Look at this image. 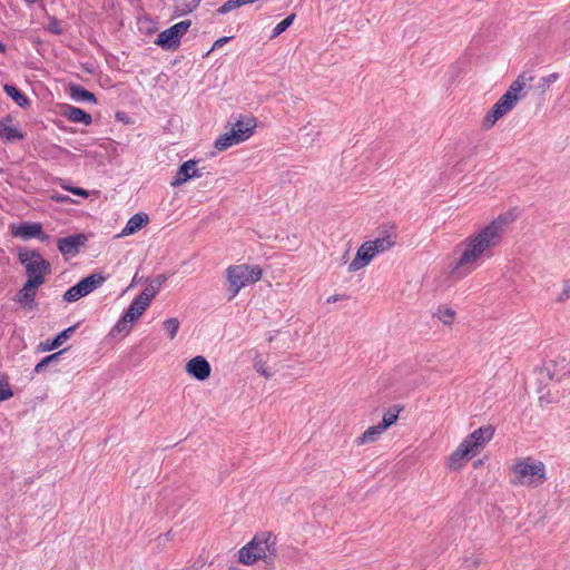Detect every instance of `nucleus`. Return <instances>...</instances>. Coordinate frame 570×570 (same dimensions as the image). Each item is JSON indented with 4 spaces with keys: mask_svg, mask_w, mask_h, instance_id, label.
Returning a JSON list of instances; mask_svg holds the SVG:
<instances>
[{
    "mask_svg": "<svg viewBox=\"0 0 570 570\" xmlns=\"http://www.w3.org/2000/svg\"><path fill=\"white\" fill-rule=\"evenodd\" d=\"M75 330H76V325L70 326V327L63 330L61 333H59L51 343H48V342L41 343L40 344L41 351H51V350L59 347L66 340H68L72 335Z\"/></svg>",
    "mask_w": 570,
    "mask_h": 570,
    "instance_id": "4be33fe9",
    "label": "nucleus"
},
{
    "mask_svg": "<svg viewBox=\"0 0 570 570\" xmlns=\"http://www.w3.org/2000/svg\"><path fill=\"white\" fill-rule=\"evenodd\" d=\"M257 371L266 379L271 377V374L265 368H257Z\"/></svg>",
    "mask_w": 570,
    "mask_h": 570,
    "instance_id": "3c124183",
    "label": "nucleus"
},
{
    "mask_svg": "<svg viewBox=\"0 0 570 570\" xmlns=\"http://www.w3.org/2000/svg\"><path fill=\"white\" fill-rule=\"evenodd\" d=\"M190 20L180 21L160 32L155 43L164 49H176L180 45L181 37L187 32Z\"/></svg>",
    "mask_w": 570,
    "mask_h": 570,
    "instance_id": "9d476101",
    "label": "nucleus"
},
{
    "mask_svg": "<svg viewBox=\"0 0 570 570\" xmlns=\"http://www.w3.org/2000/svg\"><path fill=\"white\" fill-rule=\"evenodd\" d=\"M455 315V311L450 307H440L436 312L438 318L445 325L453 324Z\"/></svg>",
    "mask_w": 570,
    "mask_h": 570,
    "instance_id": "7c9ffc66",
    "label": "nucleus"
},
{
    "mask_svg": "<svg viewBox=\"0 0 570 570\" xmlns=\"http://www.w3.org/2000/svg\"><path fill=\"white\" fill-rule=\"evenodd\" d=\"M0 137L7 141L22 140L24 138L18 127L9 126L6 122H0Z\"/></svg>",
    "mask_w": 570,
    "mask_h": 570,
    "instance_id": "b1692460",
    "label": "nucleus"
},
{
    "mask_svg": "<svg viewBox=\"0 0 570 570\" xmlns=\"http://www.w3.org/2000/svg\"><path fill=\"white\" fill-rule=\"evenodd\" d=\"M544 481V464L530 456L517 459L510 469V483L512 485L535 488Z\"/></svg>",
    "mask_w": 570,
    "mask_h": 570,
    "instance_id": "39448f33",
    "label": "nucleus"
},
{
    "mask_svg": "<svg viewBox=\"0 0 570 570\" xmlns=\"http://www.w3.org/2000/svg\"><path fill=\"white\" fill-rule=\"evenodd\" d=\"M199 2L200 0H176L174 6L176 16H185L194 11Z\"/></svg>",
    "mask_w": 570,
    "mask_h": 570,
    "instance_id": "bb28decb",
    "label": "nucleus"
},
{
    "mask_svg": "<svg viewBox=\"0 0 570 570\" xmlns=\"http://www.w3.org/2000/svg\"><path fill=\"white\" fill-rule=\"evenodd\" d=\"M396 237L397 234L394 227H384L380 232V236L374 240L366 242V244H370L374 254L377 255L393 247L395 245Z\"/></svg>",
    "mask_w": 570,
    "mask_h": 570,
    "instance_id": "9b49d317",
    "label": "nucleus"
},
{
    "mask_svg": "<svg viewBox=\"0 0 570 570\" xmlns=\"http://www.w3.org/2000/svg\"><path fill=\"white\" fill-rule=\"evenodd\" d=\"M540 401L557 403L570 393V352L559 354L538 373Z\"/></svg>",
    "mask_w": 570,
    "mask_h": 570,
    "instance_id": "f03ea898",
    "label": "nucleus"
},
{
    "mask_svg": "<svg viewBox=\"0 0 570 570\" xmlns=\"http://www.w3.org/2000/svg\"><path fill=\"white\" fill-rule=\"evenodd\" d=\"M167 277L165 275H158L154 282L156 284H158L159 286H161L165 282H166Z\"/></svg>",
    "mask_w": 570,
    "mask_h": 570,
    "instance_id": "09e8293b",
    "label": "nucleus"
},
{
    "mask_svg": "<svg viewBox=\"0 0 570 570\" xmlns=\"http://www.w3.org/2000/svg\"><path fill=\"white\" fill-rule=\"evenodd\" d=\"M12 234L23 239L37 237L45 242L49 238V236L42 232V225L39 223H21L12 229Z\"/></svg>",
    "mask_w": 570,
    "mask_h": 570,
    "instance_id": "2eb2a0df",
    "label": "nucleus"
},
{
    "mask_svg": "<svg viewBox=\"0 0 570 570\" xmlns=\"http://www.w3.org/2000/svg\"><path fill=\"white\" fill-rule=\"evenodd\" d=\"M263 276V269L258 265H232L226 269V278L228 282V291L230 293L229 301L236 297L239 291L258 282Z\"/></svg>",
    "mask_w": 570,
    "mask_h": 570,
    "instance_id": "423d86ee",
    "label": "nucleus"
},
{
    "mask_svg": "<svg viewBox=\"0 0 570 570\" xmlns=\"http://www.w3.org/2000/svg\"><path fill=\"white\" fill-rule=\"evenodd\" d=\"M458 448L466 451V455L470 458L474 455V451L478 449L476 445L470 441L469 436H466Z\"/></svg>",
    "mask_w": 570,
    "mask_h": 570,
    "instance_id": "79ce46f5",
    "label": "nucleus"
},
{
    "mask_svg": "<svg viewBox=\"0 0 570 570\" xmlns=\"http://www.w3.org/2000/svg\"><path fill=\"white\" fill-rule=\"evenodd\" d=\"M399 417V411L392 412L389 411L383 415L382 423H380L381 428L385 431L391 425H393Z\"/></svg>",
    "mask_w": 570,
    "mask_h": 570,
    "instance_id": "c9c22d12",
    "label": "nucleus"
},
{
    "mask_svg": "<svg viewBox=\"0 0 570 570\" xmlns=\"http://www.w3.org/2000/svg\"><path fill=\"white\" fill-rule=\"evenodd\" d=\"M569 299H570V281L567 279L563 282L562 289L558 294L556 302L559 304H563Z\"/></svg>",
    "mask_w": 570,
    "mask_h": 570,
    "instance_id": "4c0bfd02",
    "label": "nucleus"
},
{
    "mask_svg": "<svg viewBox=\"0 0 570 570\" xmlns=\"http://www.w3.org/2000/svg\"><path fill=\"white\" fill-rule=\"evenodd\" d=\"M4 50H6V46L0 40V52H4Z\"/></svg>",
    "mask_w": 570,
    "mask_h": 570,
    "instance_id": "864d4df0",
    "label": "nucleus"
},
{
    "mask_svg": "<svg viewBox=\"0 0 570 570\" xmlns=\"http://www.w3.org/2000/svg\"><path fill=\"white\" fill-rule=\"evenodd\" d=\"M242 7L239 0H227L223 6L217 9L218 14H225L236 8Z\"/></svg>",
    "mask_w": 570,
    "mask_h": 570,
    "instance_id": "58836bf2",
    "label": "nucleus"
},
{
    "mask_svg": "<svg viewBox=\"0 0 570 570\" xmlns=\"http://www.w3.org/2000/svg\"><path fill=\"white\" fill-rule=\"evenodd\" d=\"M559 79V75L557 72L550 73L547 77H542L538 83V89L540 92H546L552 83H554Z\"/></svg>",
    "mask_w": 570,
    "mask_h": 570,
    "instance_id": "72a5a7b5",
    "label": "nucleus"
},
{
    "mask_svg": "<svg viewBox=\"0 0 570 570\" xmlns=\"http://www.w3.org/2000/svg\"><path fill=\"white\" fill-rule=\"evenodd\" d=\"M179 321L176 317L168 318L164 322V328L166 330L168 337L170 340H174L177 335V332L179 330Z\"/></svg>",
    "mask_w": 570,
    "mask_h": 570,
    "instance_id": "473e14b6",
    "label": "nucleus"
},
{
    "mask_svg": "<svg viewBox=\"0 0 570 570\" xmlns=\"http://www.w3.org/2000/svg\"><path fill=\"white\" fill-rule=\"evenodd\" d=\"M494 434V429L491 425L479 428L473 431L469 439L472 443L476 445V448H482L485 443H488Z\"/></svg>",
    "mask_w": 570,
    "mask_h": 570,
    "instance_id": "aec40b11",
    "label": "nucleus"
},
{
    "mask_svg": "<svg viewBox=\"0 0 570 570\" xmlns=\"http://www.w3.org/2000/svg\"><path fill=\"white\" fill-rule=\"evenodd\" d=\"M512 210L500 214L478 232L466 236L459 245L460 256L449 272L456 282L472 274L503 240L508 227L515 220Z\"/></svg>",
    "mask_w": 570,
    "mask_h": 570,
    "instance_id": "f257e3e1",
    "label": "nucleus"
},
{
    "mask_svg": "<svg viewBox=\"0 0 570 570\" xmlns=\"http://www.w3.org/2000/svg\"><path fill=\"white\" fill-rule=\"evenodd\" d=\"M295 13H292L289 14L288 17H286L283 21H281L274 29H273V32L271 35V39H274L276 37H278L279 35H282L285 30H287V28L291 27V24L293 23L294 19H295Z\"/></svg>",
    "mask_w": 570,
    "mask_h": 570,
    "instance_id": "2f4dec72",
    "label": "nucleus"
},
{
    "mask_svg": "<svg viewBox=\"0 0 570 570\" xmlns=\"http://www.w3.org/2000/svg\"><path fill=\"white\" fill-rule=\"evenodd\" d=\"M148 223H149V217L147 214H145V213L135 214L132 217L129 218V220L127 222L126 226L124 227L121 233L118 235V237L132 235V234L139 232L140 229H142L145 226H147Z\"/></svg>",
    "mask_w": 570,
    "mask_h": 570,
    "instance_id": "a211bd4d",
    "label": "nucleus"
},
{
    "mask_svg": "<svg viewBox=\"0 0 570 570\" xmlns=\"http://www.w3.org/2000/svg\"><path fill=\"white\" fill-rule=\"evenodd\" d=\"M87 242L83 234H76L68 237L59 238L57 246L59 252L65 256H75L79 253L81 246Z\"/></svg>",
    "mask_w": 570,
    "mask_h": 570,
    "instance_id": "f8f14e48",
    "label": "nucleus"
},
{
    "mask_svg": "<svg viewBox=\"0 0 570 570\" xmlns=\"http://www.w3.org/2000/svg\"><path fill=\"white\" fill-rule=\"evenodd\" d=\"M230 40V37H223V38H219L217 39L212 49L206 53V56H208L213 50H215L216 48H219L222 47L223 45H225L226 42H228Z\"/></svg>",
    "mask_w": 570,
    "mask_h": 570,
    "instance_id": "49530a36",
    "label": "nucleus"
},
{
    "mask_svg": "<svg viewBox=\"0 0 570 570\" xmlns=\"http://www.w3.org/2000/svg\"><path fill=\"white\" fill-rule=\"evenodd\" d=\"M6 94L11 97L16 104L22 108L29 106V99L14 86L4 85L3 87Z\"/></svg>",
    "mask_w": 570,
    "mask_h": 570,
    "instance_id": "cd10ccee",
    "label": "nucleus"
},
{
    "mask_svg": "<svg viewBox=\"0 0 570 570\" xmlns=\"http://www.w3.org/2000/svg\"><path fill=\"white\" fill-rule=\"evenodd\" d=\"M336 301H337L336 296H331L327 298L328 303L336 302Z\"/></svg>",
    "mask_w": 570,
    "mask_h": 570,
    "instance_id": "603ef678",
    "label": "nucleus"
},
{
    "mask_svg": "<svg viewBox=\"0 0 570 570\" xmlns=\"http://www.w3.org/2000/svg\"><path fill=\"white\" fill-rule=\"evenodd\" d=\"M375 254L370 244L363 243L356 252L354 259L348 265V272H356L370 264Z\"/></svg>",
    "mask_w": 570,
    "mask_h": 570,
    "instance_id": "dca6fc26",
    "label": "nucleus"
},
{
    "mask_svg": "<svg viewBox=\"0 0 570 570\" xmlns=\"http://www.w3.org/2000/svg\"><path fill=\"white\" fill-rule=\"evenodd\" d=\"M62 188L66 190H69L70 193H72L75 195H78V196H81L85 198H87L89 196L88 191L80 187H69V186L62 185Z\"/></svg>",
    "mask_w": 570,
    "mask_h": 570,
    "instance_id": "c03bdc74",
    "label": "nucleus"
},
{
    "mask_svg": "<svg viewBox=\"0 0 570 570\" xmlns=\"http://www.w3.org/2000/svg\"><path fill=\"white\" fill-rule=\"evenodd\" d=\"M173 540V534L170 531H168L166 534H163V535H159L156 541L158 543V546L160 547H165L166 546V542Z\"/></svg>",
    "mask_w": 570,
    "mask_h": 570,
    "instance_id": "a18cd8bd",
    "label": "nucleus"
},
{
    "mask_svg": "<svg viewBox=\"0 0 570 570\" xmlns=\"http://www.w3.org/2000/svg\"><path fill=\"white\" fill-rule=\"evenodd\" d=\"M18 257L26 268L28 279H42L43 284L46 275L51 272L50 263L43 259L37 250L21 249Z\"/></svg>",
    "mask_w": 570,
    "mask_h": 570,
    "instance_id": "6e6552de",
    "label": "nucleus"
},
{
    "mask_svg": "<svg viewBox=\"0 0 570 570\" xmlns=\"http://www.w3.org/2000/svg\"><path fill=\"white\" fill-rule=\"evenodd\" d=\"M70 96L75 101H88L92 104L96 102L95 95L78 85H72L70 87Z\"/></svg>",
    "mask_w": 570,
    "mask_h": 570,
    "instance_id": "393cba45",
    "label": "nucleus"
},
{
    "mask_svg": "<svg viewBox=\"0 0 570 570\" xmlns=\"http://www.w3.org/2000/svg\"><path fill=\"white\" fill-rule=\"evenodd\" d=\"M257 122L254 117L237 120L228 132L220 135L215 141V148L223 151L234 145L247 140L254 132Z\"/></svg>",
    "mask_w": 570,
    "mask_h": 570,
    "instance_id": "0eeeda50",
    "label": "nucleus"
},
{
    "mask_svg": "<svg viewBox=\"0 0 570 570\" xmlns=\"http://www.w3.org/2000/svg\"><path fill=\"white\" fill-rule=\"evenodd\" d=\"M481 564V559L479 556L472 553L470 556L464 557L463 566L468 570H475Z\"/></svg>",
    "mask_w": 570,
    "mask_h": 570,
    "instance_id": "e433bc0d",
    "label": "nucleus"
},
{
    "mask_svg": "<svg viewBox=\"0 0 570 570\" xmlns=\"http://www.w3.org/2000/svg\"><path fill=\"white\" fill-rule=\"evenodd\" d=\"M105 282V277L100 274H92L82 278L79 283L71 286L65 294L63 299L68 303L76 302L81 297L90 294Z\"/></svg>",
    "mask_w": 570,
    "mask_h": 570,
    "instance_id": "1a4fd4ad",
    "label": "nucleus"
},
{
    "mask_svg": "<svg viewBox=\"0 0 570 570\" xmlns=\"http://www.w3.org/2000/svg\"><path fill=\"white\" fill-rule=\"evenodd\" d=\"M149 287L155 291L156 293L159 292L160 287L158 284H156L154 281L149 284Z\"/></svg>",
    "mask_w": 570,
    "mask_h": 570,
    "instance_id": "8fccbe9b",
    "label": "nucleus"
},
{
    "mask_svg": "<svg viewBox=\"0 0 570 570\" xmlns=\"http://www.w3.org/2000/svg\"><path fill=\"white\" fill-rule=\"evenodd\" d=\"M134 322H131L129 320V317H127V315L125 314L118 322L117 324L112 327L110 334L112 336H116L117 334H124V335H127L129 334V332L131 331V324Z\"/></svg>",
    "mask_w": 570,
    "mask_h": 570,
    "instance_id": "c85d7f7f",
    "label": "nucleus"
},
{
    "mask_svg": "<svg viewBox=\"0 0 570 570\" xmlns=\"http://www.w3.org/2000/svg\"><path fill=\"white\" fill-rule=\"evenodd\" d=\"M277 556V539L269 531L256 533L253 539L238 551V562L252 566L263 560L267 566L274 564Z\"/></svg>",
    "mask_w": 570,
    "mask_h": 570,
    "instance_id": "20e7f679",
    "label": "nucleus"
},
{
    "mask_svg": "<svg viewBox=\"0 0 570 570\" xmlns=\"http://www.w3.org/2000/svg\"><path fill=\"white\" fill-rule=\"evenodd\" d=\"M139 295L142 297V299L150 304L153 298L157 295V293L153 291L148 285Z\"/></svg>",
    "mask_w": 570,
    "mask_h": 570,
    "instance_id": "37998d69",
    "label": "nucleus"
},
{
    "mask_svg": "<svg viewBox=\"0 0 570 570\" xmlns=\"http://www.w3.org/2000/svg\"><path fill=\"white\" fill-rule=\"evenodd\" d=\"M65 352L66 350H61L57 353L46 356L35 366V372L40 373L45 371L48 365H51V363L57 362Z\"/></svg>",
    "mask_w": 570,
    "mask_h": 570,
    "instance_id": "c756f323",
    "label": "nucleus"
},
{
    "mask_svg": "<svg viewBox=\"0 0 570 570\" xmlns=\"http://www.w3.org/2000/svg\"><path fill=\"white\" fill-rule=\"evenodd\" d=\"M202 174L196 168L195 160L185 161L177 170L175 178L171 181L173 187L180 186L185 184L187 180L194 177H200Z\"/></svg>",
    "mask_w": 570,
    "mask_h": 570,
    "instance_id": "f3484780",
    "label": "nucleus"
},
{
    "mask_svg": "<svg viewBox=\"0 0 570 570\" xmlns=\"http://www.w3.org/2000/svg\"><path fill=\"white\" fill-rule=\"evenodd\" d=\"M186 372L198 381H205L210 376L212 367L204 356H195L186 364Z\"/></svg>",
    "mask_w": 570,
    "mask_h": 570,
    "instance_id": "ddd939ff",
    "label": "nucleus"
},
{
    "mask_svg": "<svg viewBox=\"0 0 570 570\" xmlns=\"http://www.w3.org/2000/svg\"><path fill=\"white\" fill-rule=\"evenodd\" d=\"M46 29L52 35H61L63 29L61 28L60 21L56 18H50Z\"/></svg>",
    "mask_w": 570,
    "mask_h": 570,
    "instance_id": "ea45409f",
    "label": "nucleus"
},
{
    "mask_svg": "<svg viewBox=\"0 0 570 570\" xmlns=\"http://www.w3.org/2000/svg\"><path fill=\"white\" fill-rule=\"evenodd\" d=\"M26 1H27V2H29V3H35V2H37L38 0H26Z\"/></svg>",
    "mask_w": 570,
    "mask_h": 570,
    "instance_id": "5fc2aeb1",
    "label": "nucleus"
},
{
    "mask_svg": "<svg viewBox=\"0 0 570 570\" xmlns=\"http://www.w3.org/2000/svg\"><path fill=\"white\" fill-rule=\"evenodd\" d=\"M148 306V302H146L145 299H142L140 295H138L131 302L125 314L127 315V317H129L131 322H136L144 314Z\"/></svg>",
    "mask_w": 570,
    "mask_h": 570,
    "instance_id": "412c9836",
    "label": "nucleus"
},
{
    "mask_svg": "<svg viewBox=\"0 0 570 570\" xmlns=\"http://www.w3.org/2000/svg\"><path fill=\"white\" fill-rule=\"evenodd\" d=\"M51 198L53 200H56L57 203H66V202L70 200V198L68 196L59 195V194L52 195Z\"/></svg>",
    "mask_w": 570,
    "mask_h": 570,
    "instance_id": "de8ad7c7",
    "label": "nucleus"
},
{
    "mask_svg": "<svg viewBox=\"0 0 570 570\" xmlns=\"http://www.w3.org/2000/svg\"><path fill=\"white\" fill-rule=\"evenodd\" d=\"M62 115L72 122L83 124L86 126L92 122V118L85 110L73 107L71 105H65L62 107Z\"/></svg>",
    "mask_w": 570,
    "mask_h": 570,
    "instance_id": "6ab92c4d",
    "label": "nucleus"
},
{
    "mask_svg": "<svg viewBox=\"0 0 570 570\" xmlns=\"http://www.w3.org/2000/svg\"><path fill=\"white\" fill-rule=\"evenodd\" d=\"M302 132H304V135L306 137H311V141H314L315 137H318L320 136V130L318 128L315 126V125H312V124H307L305 125L302 129H301Z\"/></svg>",
    "mask_w": 570,
    "mask_h": 570,
    "instance_id": "a19ab883",
    "label": "nucleus"
},
{
    "mask_svg": "<svg viewBox=\"0 0 570 570\" xmlns=\"http://www.w3.org/2000/svg\"><path fill=\"white\" fill-rule=\"evenodd\" d=\"M41 285L42 279H27L23 287L18 292L16 301L29 308H35L37 305L35 302L36 291Z\"/></svg>",
    "mask_w": 570,
    "mask_h": 570,
    "instance_id": "4468645a",
    "label": "nucleus"
},
{
    "mask_svg": "<svg viewBox=\"0 0 570 570\" xmlns=\"http://www.w3.org/2000/svg\"><path fill=\"white\" fill-rule=\"evenodd\" d=\"M348 252L343 255V259H347Z\"/></svg>",
    "mask_w": 570,
    "mask_h": 570,
    "instance_id": "6e6d98bb",
    "label": "nucleus"
},
{
    "mask_svg": "<svg viewBox=\"0 0 570 570\" xmlns=\"http://www.w3.org/2000/svg\"><path fill=\"white\" fill-rule=\"evenodd\" d=\"M470 456L466 455V451H463V449L458 448L448 459L446 465L451 470H460L464 461L469 459Z\"/></svg>",
    "mask_w": 570,
    "mask_h": 570,
    "instance_id": "a878e982",
    "label": "nucleus"
},
{
    "mask_svg": "<svg viewBox=\"0 0 570 570\" xmlns=\"http://www.w3.org/2000/svg\"><path fill=\"white\" fill-rule=\"evenodd\" d=\"M13 392L4 376H0V402L10 399Z\"/></svg>",
    "mask_w": 570,
    "mask_h": 570,
    "instance_id": "f704fd0d",
    "label": "nucleus"
},
{
    "mask_svg": "<svg viewBox=\"0 0 570 570\" xmlns=\"http://www.w3.org/2000/svg\"><path fill=\"white\" fill-rule=\"evenodd\" d=\"M532 71L521 72L510 85L508 90L493 105L491 110L484 116L483 126L487 129L492 128L498 120L511 111L519 100L525 97V88L534 80Z\"/></svg>",
    "mask_w": 570,
    "mask_h": 570,
    "instance_id": "7ed1b4c3",
    "label": "nucleus"
},
{
    "mask_svg": "<svg viewBox=\"0 0 570 570\" xmlns=\"http://www.w3.org/2000/svg\"><path fill=\"white\" fill-rule=\"evenodd\" d=\"M384 430L380 424L370 426L362 435L356 439V444L364 445L367 443H373L381 436Z\"/></svg>",
    "mask_w": 570,
    "mask_h": 570,
    "instance_id": "5701e85b",
    "label": "nucleus"
}]
</instances>
